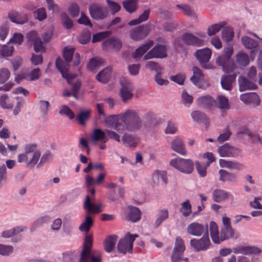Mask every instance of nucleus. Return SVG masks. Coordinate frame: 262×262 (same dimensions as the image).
Here are the masks:
<instances>
[{"instance_id": "27", "label": "nucleus", "mask_w": 262, "mask_h": 262, "mask_svg": "<svg viewBox=\"0 0 262 262\" xmlns=\"http://www.w3.org/2000/svg\"><path fill=\"white\" fill-rule=\"evenodd\" d=\"M83 208L87 210L89 213H98L101 211L100 205L91 203L89 195H86L85 197Z\"/></svg>"}, {"instance_id": "26", "label": "nucleus", "mask_w": 262, "mask_h": 262, "mask_svg": "<svg viewBox=\"0 0 262 262\" xmlns=\"http://www.w3.org/2000/svg\"><path fill=\"white\" fill-rule=\"evenodd\" d=\"M239 83V90L243 92L246 90H254L257 86L253 82L250 81L246 78L239 76L238 79Z\"/></svg>"}, {"instance_id": "11", "label": "nucleus", "mask_w": 262, "mask_h": 262, "mask_svg": "<svg viewBox=\"0 0 262 262\" xmlns=\"http://www.w3.org/2000/svg\"><path fill=\"white\" fill-rule=\"evenodd\" d=\"M188 234L194 236H201L208 233V226L207 224H201L197 222L190 224L186 228Z\"/></svg>"}, {"instance_id": "45", "label": "nucleus", "mask_w": 262, "mask_h": 262, "mask_svg": "<svg viewBox=\"0 0 262 262\" xmlns=\"http://www.w3.org/2000/svg\"><path fill=\"white\" fill-rule=\"evenodd\" d=\"M203 79L202 77L193 75L190 78V81L199 88L206 89L209 84L207 82H203Z\"/></svg>"}, {"instance_id": "39", "label": "nucleus", "mask_w": 262, "mask_h": 262, "mask_svg": "<svg viewBox=\"0 0 262 262\" xmlns=\"http://www.w3.org/2000/svg\"><path fill=\"white\" fill-rule=\"evenodd\" d=\"M51 217L47 215L39 217L33 224L30 228V232H34L37 228L41 227L44 224H47L51 221Z\"/></svg>"}, {"instance_id": "40", "label": "nucleus", "mask_w": 262, "mask_h": 262, "mask_svg": "<svg viewBox=\"0 0 262 262\" xmlns=\"http://www.w3.org/2000/svg\"><path fill=\"white\" fill-rule=\"evenodd\" d=\"M138 0H125L122 2L123 8L128 13L135 12L138 9Z\"/></svg>"}, {"instance_id": "2", "label": "nucleus", "mask_w": 262, "mask_h": 262, "mask_svg": "<svg viewBox=\"0 0 262 262\" xmlns=\"http://www.w3.org/2000/svg\"><path fill=\"white\" fill-rule=\"evenodd\" d=\"M24 149L25 152L18 155L17 161L25 163L26 167L32 169L38 164L41 152L37 148V145L34 143L26 144Z\"/></svg>"}, {"instance_id": "3", "label": "nucleus", "mask_w": 262, "mask_h": 262, "mask_svg": "<svg viewBox=\"0 0 262 262\" xmlns=\"http://www.w3.org/2000/svg\"><path fill=\"white\" fill-rule=\"evenodd\" d=\"M124 123L126 130L130 132L139 130L142 126V121L138 113L133 110H127L118 115Z\"/></svg>"}, {"instance_id": "49", "label": "nucleus", "mask_w": 262, "mask_h": 262, "mask_svg": "<svg viewBox=\"0 0 262 262\" xmlns=\"http://www.w3.org/2000/svg\"><path fill=\"white\" fill-rule=\"evenodd\" d=\"M90 110L81 111L77 116L76 120L80 125H84L85 122L89 119L90 117Z\"/></svg>"}, {"instance_id": "10", "label": "nucleus", "mask_w": 262, "mask_h": 262, "mask_svg": "<svg viewBox=\"0 0 262 262\" xmlns=\"http://www.w3.org/2000/svg\"><path fill=\"white\" fill-rule=\"evenodd\" d=\"M190 244L194 251L199 252L207 250L211 245L208 233L204 234L200 238H193L190 240Z\"/></svg>"}, {"instance_id": "34", "label": "nucleus", "mask_w": 262, "mask_h": 262, "mask_svg": "<svg viewBox=\"0 0 262 262\" xmlns=\"http://www.w3.org/2000/svg\"><path fill=\"white\" fill-rule=\"evenodd\" d=\"M122 140L125 146L130 147L136 146L139 142V139L136 136L128 133L123 135Z\"/></svg>"}, {"instance_id": "4", "label": "nucleus", "mask_w": 262, "mask_h": 262, "mask_svg": "<svg viewBox=\"0 0 262 262\" xmlns=\"http://www.w3.org/2000/svg\"><path fill=\"white\" fill-rule=\"evenodd\" d=\"M233 52L232 46H228L224 49L223 54L216 58V64L222 66L223 71L227 73L233 72L236 68V66L231 60Z\"/></svg>"}, {"instance_id": "53", "label": "nucleus", "mask_w": 262, "mask_h": 262, "mask_svg": "<svg viewBox=\"0 0 262 262\" xmlns=\"http://www.w3.org/2000/svg\"><path fill=\"white\" fill-rule=\"evenodd\" d=\"M222 38L226 42L230 41L234 36L233 29L230 27L225 28L222 31Z\"/></svg>"}, {"instance_id": "60", "label": "nucleus", "mask_w": 262, "mask_h": 262, "mask_svg": "<svg viewBox=\"0 0 262 262\" xmlns=\"http://www.w3.org/2000/svg\"><path fill=\"white\" fill-rule=\"evenodd\" d=\"M153 177L154 178L161 179L165 184L168 183L167 172L165 171L157 170L154 172Z\"/></svg>"}, {"instance_id": "1", "label": "nucleus", "mask_w": 262, "mask_h": 262, "mask_svg": "<svg viewBox=\"0 0 262 262\" xmlns=\"http://www.w3.org/2000/svg\"><path fill=\"white\" fill-rule=\"evenodd\" d=\"M93 236L86 234L77 262H102V255L100 251L93 249Z\"/></svg>"}, {"instance_id": "13", "label": "nucleus", "mask_w": 262, "mask_h": 262, "mask_svg": "<svg viewBox=\"0 0 262 262\" xmlns=\"http://www.w3.org/2000/svg\"><path fill=\"white\" fill-rule=\"evenodd\" d=\"M167 56L166 46L163 45H157L144 55V59L148 60L153 58H164Z\"/></svg>"}, {"instance_id": "6", "label": "nucleus", "mask_w": 262, "mask_h": 262, "mask_svg": "<svg viewBox=\"0 0 262 262\" xmlns=\"http://www.w3.org/2000/svg\"><path fill=\"white\" fill-rule=\"evenodd\" d=\"M138 236L137 234H132L129 232L127 233L123 238L119 241L117 245V251L123 254L126 253H132L133 243Z\"/></svg>"}, {"instance_id": "31", "label": "nucleus", "mask_w": 262, "mask_h": 262, "mask_svg": "<svg viewBox=\"0 0 262 262\" xmlns=\"http://www.w3.org/2000/svg\"><path fill=\"white\" fill-rule=\"evenodd\" d=\"M214 106L222 110H228L230 108V103L227 98L223 95H219L215 100Z\"/></svg>"}, {"instance_id": "17", "label": "nucleus", "mask_w": 262, "mask_h": 262, "mask_svg": "<svg viewBox=\"0 0 262 262\" xmlns=\"http://www.w3.org/2000/svg\"><path fill=\"white\" fill-rule=\"evenodd\" d=\"M219 163L221 167L226 168L231 170L240 171L243 170L245 168L243 164L235 161L226 160L221 159L219 160Z\"/></svg>"}, {"instance_id": "15", "label": "nucleus", "mask_w": 262, "mask_h": 262, "mask_svg": "<svg viewBox=\"0 0 262 262\" xmlns=\"http://www.w3.org/2000/svg\"><path fill=\"white\" fill-rule=\"evenodd\" d=\"M195 54L202 67L207 69L206 63L209 61L212 54L211 50L208 48L198 50Z\"/></svg>"}, {"instance_id": "5", "label": "nucleus", "mask_w": 262, "mask_h": 262, "mask_svg": "<svg viewBox=\"0 0 262 262\" xmlns=\"http://www.w3.org/2000/svg\"><path fill=\"white\" fill-rule=\"evenodd\" d=\"M74 53V48L65 47L63 51V56L65 59L64 61L60 57L57 58L55 65L57 69L62 74V76L67 77L66 71L67 67H69L70 63L72 60Z\"/></svg>"}, {"instance_id": "57", "label": "nucleus", "mask_w": 262, "mask_h": 262, "mask_svg": "<svg viewBox=\"0 0 262 262\" xmlns=\"http://www.w3.org/2000/svg\"><path fill=\"white\" fill-rule=\"evenodd\" d=\"M196 169L201 177H204L207 174V164H201L199 161H196L195 162Z\"/></svg>"}, {"instance_id": "63", "label": "nucleus", "mask_w": 262, "mask_h": 262, "mask_svg": "<svg viewBox=\"0 0 262 262\" xmlns=\"http://www.w3.org/2000/svg\"><path fill=\"white\" fill-rule=\"evenodd\" d=\"M191 117L194 121H205L206 120V116L200 111H193L191 114Z\"/></svg>"}, {"instance_id": "22", "label": "nucleus", "mask_w": 262, "mask_h": 262, "mask_svg": "<svg viewBox=\"0 0 262 262\" xmlns=\"http://www.w3.org/2000/svg\"><path fill=\"white\" fill-rule=\"evenodd\" d=\"M91 137L93 142L100 141L104 143L107 142L109 140V138L106 135V129L103 131L100 128L95 129Z\"/></svg>"}, {"instance_id": "46", "label": "nucleus", "mask_w": 262, "mask_h": 262, "mask_svg": "<svg viewBox=\"0 0 262 262\" xmlns=\"http://www.w3.org/2000/svg\"><path fill=\"white\" fill-rule=\"evenodd\" d=\"M91 37V32L86 29L84 30L77 37V40L81 44L85 45L90 41Z\"/></svg>"}, {"instance_id": "54", "label": "nucleus", "mask_w": 262, "mask_h": 262, "mask_svg": "<svg viewBox=\"0 0 262 262\" xmlns=\"http://www.w3.org/2000/svg\"><path fill=\"white\" fill-rule=\"evenodd\" d=\"M180 211L185 217L188 216L191 213V205L189 200H187L181 204V208Z\"/></svg>"}, {"instance_id": "29", "label": "nucleus", "mask_w": 262, "mask_h": 262, "mask_svg": "<svg viewBox=\"0 0 262 262\" xmlns=\"http://www.w3.org/2000/svg\"><path fill=\"white\" fill-rule=\"evenodd\" d=\"M235 252L244 255H251L259 254L261 252V250L255 246H246L236 248Z\"/></svg>"}, {"instance_id": "7", "label": "nucleus", "mask_w": 262, "mask_h": 262, "mask_svg": "<svg viewBox=\"0 0 262 262\" xmlns=\"http://www.w3.org/2000/svg\"><path fill=\"white\" fill-rule=\"evenodd\" d=\"M170 165L182 173L190 174L194 170V163L191 159L177 158L170 161Z\"/></svg>"}, {"instance_id": "30", "label": "nucleus", "mask_w": 262, "mask_h": 262, "mask_svg": "<svg viewBox=\"0 0 262 262\" xmlns=\"http://www.w3.org/2000/svg\"><path fill=\"white\" fill-rule=\"evenodd\" d=\"M229 197V193L223 189H215L212 192L213 200L217 203L223 202Z\"/></svg>"}, {"instance_id": "52", "label": "nucleus", "mask_w": 262, "mask_h": 262, "mask_svg": "<svg viewBox=\"0 0 262 262\" xmlns=\"http://www.w3.org/2000/svg\"><path fill=\"white\" fill-rule=\"evenodd\" d=\"M236 61L242 66H246L249 62L248 55L244 52H239L236 55Z\"/></svg>"}, {"instance_id": "47", "label": "nucleus", "mask_w": 262, "mask_h": 262, "mask_svg": "<svg viewBox=\"0 0 262 262\" xmlns=\"http://www.w3.org/2000/svg\"><path fill=\"white\" fill-rule=\"evenodd\" d=\"M61 21L62 25L67 29H71L73 27V22L68 15L65 12L60 14Z\"/></svg>"}, {"instance_id": "43", "label": "nucleus", "mask_w": 262, "mask_h": 262, "mask_svg": "<svg viewBox=\"0 0 262 262\" xmlns=\"http://www.w3.org/2000/svg\"><path fill=\"white\" fill-rule=\"evenodd\" d=\"M103 59L98 57H95L90 60L88 68L91 71L94 72L96 69L102 66Z\"/></svg>"}, {"instance_id": "20", "label": "nucleus", "mask_w": 262, "mask_h": 262, "mask_svg": "<svg viewBox=\"0 0 262 262\" xmlns=\"http://www.w3.org/2000/svg\"><path fill=\"white\" fill-rule=\"evenodd\" d=\"M183 42L187 45L200 47L203 45V40L198 38L191 33H185L182 35Z\"/></svg>"}, {"instance_id": "16", "label": "nucleus", "mask_w": 262, "mask_h": 262, "mask_svg": "<svg viewBox=\"0 0 262 262\" xmlns=\"http://www.w3.org/2000/svg\"><path fill=\"white\" fill-rule=\"evenodd\" d=\"M218 152L223 157H237L240 151L238 148L230 146L226 143L218 148Z\"/></svg>"}, {"instance_id": "41", "label": "nucleus", "mask_w": 262, "mask_h": 262, "mask_svg": "<svg viewBox=\"0 0 262 262\" xmlns=\"http://www.w3.org/2000/svg\"><path fill=\"white\" fill-rule=\"evenodd\" d=\"M141 216V211L136 207H129L128 217L132 222H136L140 220Z\"/></svg>"}, {"instance_id": "9", "label": "nucleus", "mask_w": 262, "mask_h": 262, "mask_svg": "<svg viewBox=\"0 0 262 262\" xmlns=\"http://www.w3.org/2000/svg\"><path fill=\"white\" fill-rule=\"evenodd\" d=\"M89 10L91 17L97 20L105 18L108 15L106 7L100 4H92L89 6Z\"/></svg>"}, {"instance_id": "56", "label": "nucleus", "mask_w": 262, "mask_h": 262, "mask_svg": "<svg viewBox=\"0 0 262 262\" xmlns=\"http://www.w3.org/2000/svg\"><path fill=\"white\" fill-rule=\"evenodd\" d=\"M13 46H7L6 45H0V55L3 57H9L12 55L14 51Z\"/></svg>"}, {"instance_id": "50", "label": "nucleus", "mask_w": 262, "mask_h": 262, "mask_svg": "<svg viewBox=\"0 0 262 262\" xmlns=\"http://www.w3.org/2000/svg\"><path fill=\"white\" fill-rule=\"evenodd\" d=\"M168 217V212L167 210H163L160 211L159 213L158 217L154 224L155 228H158L161 223Z\"/></svg>"}, {"instance_id": "23", "label": "nucleus", "mask_w": 262, "mask_h": 262, "mask_svg": "<svg viewBox=\"0 0 262 262\" xmlns=\"http://www.w3.org/2000/svg\"><path fill=\"white\" fill-rule=\"evenodd\" d=\"M240 99L246 104H253L258 105L260 103L259 96L255 93H248L242 94Z\"/></svg>"}, {"instance_id": "18", "label": "nucleus", "mask_w": 262, "mask_h": 262, "mask_svg": "<svg viewBox=\"0 0 262 262\" xmlns=\"http://www.w3.org/2000/svg\"><path fill=\"white\" fill-rule=\"evenodd\" d=\"M102 46L104 49L111 48L117 51H119L122 46L121 40L115 36H112L105 39L102 42Z\"/></svg>"}, {"instance_id": "28", "label": "nucleus", "mask_w": 262, "mask_h": 262, "mask_svg": "<svg viewBox=\"0 0 262 262\" xmlns=\"http://www.w3.org/2000/svg\"><path fill=\"white\" fill-rule=\"evenodd\" d=\"M171 148L176 152L182 155H186L187 151L183 141L179 138H176L171 142Z\"/></svg>"}, {"instance_id": "44", "label": "nucleus", "mask_w": 262, "mask_h": 262, "mask_svg": "<svg viewBox=\"0 0 262 262\" xmlns=\"http://www.w3.org/2000/svg\"><path fill=\"white\" fill-rule=\"evenodd\" d=\"M93 225V220L92 218L89 215H86L84 222L79 227V229L82 232L88 233Z\"/></svg>"}, {"instance_id": "48", "label": "nucleus", "mask_w": 262, "mask_h": 262, "mask_svg": "<svg viewBox=\"0 0 262 262\" xmlns=\"http://www.w3.org/2000/svg\"><path fill=\"white\" fill-rule=\"evenodd\" d=\"M226 23L225 21H222L218 24L212 25L208 27L207 29V34L209 36H212L218 32L220 29L223 28Z\"/></svg>"}, {"instance_id": "61", "label": "nucleus", "mask_w": 262, "mask_h": 262, "mask_svg": "<svg viewBox=\"0 0 262 262\" xmlns=\"http://www.w3.org/2000/svg\"><path fill=\"white\" fill-rule=\"evenodd\" d=\"M59 113L60 115H65L68 116L70 119H73L75 117V115L73 112L72 111L70 107L68 106L64 105L62 106L61 109L60 110Z\"/></svg>"}, {"instance_id": "8", "label": "nucleus", "mask_w": 262, "mask_h": 262, "mask_svg": "<svg viewBox=\"0 0 262 262\" xmlns=\"http://www.w3.org/2000/svg\"><path fill=\"white\" fill-rule=\"evenodd\" d=\"M150 24L139 25L131 29L129 34L131 39L134 41H139L148 36L151 31Z\"/></svg>"}, {"instance_id": "38", "label": "nucleus", "mask_w": 262, "mask_h": 262, "mask_svg": "<svg viewBox=\"0 0 262 262\" xmlns=\"http://www.w3.org/2000/svg\"><path fill=\"white\" fill-rule=\"evenodd\" d=\"M210 236L212 242L215 244H219L220 233L218 227L214 222H211L209 224Z\"/></svg>"}, {"instance_id": "25", "label": "nucleus", "mask_w": 262, "mask_h": 262, "mask_svg": "<svg viewBox=\"0 0 262 262\" xmlns=\"http://www.w3.org/2000/svg\"><path fill=\"white\" fill-rule=\"evenodd\" d=\"M238 237V234L234 232L232 228H222L219 235V244H220L221 242H223L230 238L236 239Z\"/></svg>"}, {"instance_id": "55", "label": "nucleus", "mask_w": 262, "mask_h": 262, "mask_svg": "<svg viewBox=\"0 0 262 262\" xmlns=\"http://www.w3.org/2000/svg\"><path fill=\"white\" fill-rule=\"evenodd\" d=\"M33 15L34 18L39 21L45 20L47 16L46 9L41 7L36 9L34 11Z\"/></svg>"}, {"instance_id": "36", "label": "nucleus", "mask_w": 262, "mask_h": 262, "mask_svg": "<svg viewBox=\"0 0 262 262\" xmlns=\"http://www.w3.org/2000/svg\"><path fill=\"white\" fill-rule=\"evenodd\" d=\"M105 177V173H100L96 180H94L92 176L86 175L84 178V186L90 187L91 185H99L104 179Z\"/></svg>"}, {"instance_id": "21", "label": "nucleus", "mask_w": 262, "mask_h": 262, "mask_svg": "<svg viewBox=\"0 0 262 262\" xmlns=\"http://www.w3.org/2000/svg\"><path fill=\"white\" fill-rule=\"evenodd\" d=\"M219 181L222 182L235 183L237 182V176L235 173L229 172L224 169L219 171Z\"/></svg>"}, {"instance_id": "14", "label": "nucleus", "mask_w": 262, "mask_h": 262, "mask_svg": "<svg viewBox=\"0 0 262 262\" xmlns=\"http://www.w3.org/2000/svg\"><path fill=\"white\" fill-rule=\"evenodd\" d=\"M185 249V247L183 239L180 237H177L174 248L171 256V261L172 262H180Z\"/></svg>"}, {"instance_id": "59", "label": "nucleus", "mask_w": 262, "mask_h": 262, "mask_svg": "<svg viewBox=\"0 0 262 262\" xmlns=\"http://www.w3.org/2000/svg\"><path fill=\"white\" fill-rule=\"evenodd\" d=\"M111 34V32L109 31L100 32L95 34L93 36L92 42L95 43L100 41L102 39H104L109 36Z\"/></svg>"}, {"instance_id": "58", "label": "nucleus", "mask_w": 262, "mask_h": 262, "mask_svg": "<svg viewBox=\"0 0 262 262\" xmlns=\"http://www.w3.org/2000/svg\"><path fill=\"white\" fill-rule=\"evenodd\" d=\"M70 85L72 86L71 90L72 92V96H73L76 99H78V93L81 85V82L78 80H76V81L72 83V84Z\"/></svg>"}, {"instance_id": "51", "label": "nucleus", "mask_w": 262, "mask_h": 262, "mask_svg": "<svg viewBox=\"0 0 262 262\" xmlns=\"http://www.w3.org/2000/svg\"><path fill=\"white\" fill-rule=\"evenodd\" d=\"M118 117L119 118V117L116 115H111L108 117H105V122L110 125H112L114 124H115V129L118 131L119 132L121 130H122V129L120 128L121 125L119 123H117V120H118Z\"/></svg>"}, {"instance_id": "62", "label": "nucleus", "mask_w": 262, "mask_h": 262, "mask_svg": "<svg viewBox=\"0 0 262 262\" xmlns=\"http://www.w3.org/2000/svg\"><path fill=\"white\" fill-rule=\"evenodd\" d=\"M10 72L5 68L0 69V83H5L10 77Z\"/></svg>"}, {"instance_id": "33", "label": "nucleus", "mask_w": 262, "mask_h": 262, "mask_svg": "<svg viewBox=\"0 0 262 262\" xmlns=\"http://www.w3.org/2000/svg\"><path fill=\"white\" fill-rule=\"evenodd\" d=\"M118 236L116 235H112L107 236L104 244V249L107 253H110L114 249L117 241Z\"/></svg>"}, {"instance_id": "42", "label": "nucleus", "mask_w": 262, "mask_h": 262, "mask_svg": "<svg viewBox=\"0 0 262 262\" xmlns=\"http://www.w3.org/2000/svg\"><path fill=\"white\" fill-rule=\"evenodd\" d=\"M198 103L204 107H210L214 106L215 100L210 96H205L199 97L197 100Z\"/></svg>"}, {"instance_id": "35", "label": "nucleus", "mask_w": 262, "mask_h": 262, "mask_svg": "<svg viewBox=\"0 0 262 262\" xmlns=\"http://www.w3.org/2000/svg\"><path fill=\"white\" fill-rule=\"evenodd\" d=\"M154 45L152 40H149L146 43L143 44L139 48H137L133 54V57L137 58L142 56L149 48Z\"/></svg>"}, {"instance_id": "37", "label": "nucleus", "mask_w": 262, "mask_h": 262, "mask_svg": "<svg viewBox=\"0 0 262 262\" xmlns=\"http://www.w3.org/2000/svg\"><path fill=\"white\" fill-rule=\"evenodd\" d=\"M112 69L110 67L106 68L99 72L96 77V79L103 83H107L111 77Z\"/></svg>"}, {"instance_id": "24", "label": "nucleus", "mask_w": 262, "mask_h": 262, "mask_svg": "<svg viewBox=\"0 0 262 262\" xmlns=\"http://www.w3.org/2000/svg\"><path fill=\"white\" fill-rule=\"evenodd\" d=\"M9 18L10 20L17 24H24L29 20L27 14L19 13L18 12H13L9 14Z\"/></svg>"}, {"instance_id": "32", "label": "nucleus", "mask_w": 262, "mask_h": 262, "mask_svg": "<svg viewBox=\"0 0 262 262\" xmlns=\"http://www.w3.org/2000/svg\"><path fill=\"white\" fill-rule=\"evenodd\" d=\"M242 45L246 49L254 50L256 49L259 45V43L257 40L247 36H244L241 38Z\"/></svg>"}, {"instance_id": "19", "label": "nucleus", "mask_w": 262, "mask_h": 262, "mask_svg": "<svg viewBox=\"0 0 262 262\" xmlns=\"http://www.w3.org/2000/svg\"><path fill=\"white\" fill-rule=\"evenodd\" d=\"M231 74L222 76L221 80V85L224 90L230 91L232 89V83L235 80L236 73L234 71Z\"/></svg>"}, {"instance_id": "64", "label": "nucleus", "mask_w": 262, "mask_h": 262, "mask_svg": "<svg viewBox=\"0 0 262 262\" xmlns=\"http://www.w3.org/2000/svg\"><path fill=\"white\" fill-rule=\"evenodd\" d=\"M76 255L74 252H66L62 254V262H75Z\"/></svg>"}, {"instance_id": "12", "label": "nucleus", "mask_w": 262, "mask_h": 262, "mask_svg": "<svg viewBox=\"0 0 262 262\" xmlns=\"http://www.w3.org/2000/svg\"><path fill=\"white\" fill-rule=\"evenodd\" d=\"M121 84L120 95L122 101L124 103H126L132 99L134 86L130 81L126 80L121 81Z\"/></svg>"}]
</instances>
